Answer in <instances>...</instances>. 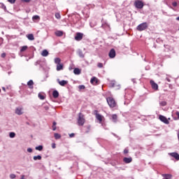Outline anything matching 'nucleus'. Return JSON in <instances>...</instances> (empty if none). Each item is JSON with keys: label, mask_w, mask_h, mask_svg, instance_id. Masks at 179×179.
<instances>
[{"label": "nucleus", "mask_w": 179, "mask_h": 179, "mask_svg": "<svg viewBox=\"0 0 179 179\" xmlns=\"http://www.w3.org/2000/svg\"><path fill=\"white\" fill-rule=\"evenodd\" d=\"M32 20L34 21V20H40V16L38 15H34L32 17Z\"/></svg>", "instance_id": "nucleus-31"}, {"label": "nucleus", "mask_w": 179, "mask_h": 179, "mask_svg": "<svg viewBox=\"0 0 179 179\" xmlns=\"http://www.w3.org/2000/svg\"><path fill=\"white\" fill-rule=\"evenodd\" d=\"M112 87H114V83H113V85H112Z\"/></svg>", "instance_id": "nucleus-57"}, {"label": "nucleus", "mask_w": 179, "mask_h": 179, "mask_svg": "<svg viewBox=\"0 0 179 179\" xmlns=\"http://www.w3.org/2000/svg\"><path fill=\"white\" fill-rule=\"evenodd\" d=\"M153 47H154V48H156V44H154V45H153Z\"/></svg>", "instance_id": "nucleus-55"}, {"label": "nucleus", "mask_w": 179, "mask_h": 179, "mask_svg": "<svg viewBox=\"0 0 179 179\" xmlns=\"http://www.w3.org/2000/svg\"><path fill=\"white\" fill-rule=\"evenodd\" d=\"M28 40H30V41H33L34 40V35L33 34H29L27 36Z\"/></svg>", "instance_id": "nucleus-23"}, {"label": "nucleus", "mask_w": 179, "mask_h": 179, "mask_svg": "<svg viewBox=\"0 0 179 179\" xmlns=\"http://www.w3.org/2000/svg\"><path fill=\"white\" fill-rule=\"evenodd\" d=\"M150 83L151 87H152V89H153V90H159V85H157V83H155V81L153 80H151L150 81Z\"/></svg>", "instance_id": "nucleus-7"}, {"label": "nucleus", "mask_w": 179, "mask_h": 179, "mask_svg": "<svg viewBox=\"0 0 179 179\" xmlns=\"http://www.w3.org/2000/svg\"><path fill=\"white\" fill-rule=\"evenodd\" d=\"M112 121L113 122H117V121H118V116L117 114L112 115Z\"/></svg>", "instance_id": "nucleus-21"}, {"label": "nucleus", "mask_w": 179, "mask_h": 179, "mask_svg": "<svg viewBox=\"0 0 179 179\" xmlns=\"http://www.w3.org/2000/svg\"><path fill=\"white\" fill-rule=\"evenodd\" d=\"M83 39V34L80 32H77L75 36V40L76 41H80Z\"/></svg>", "instance_id": "nucleus-6"}, {"label": "nucleus", "mask_w": 179, "mask_h": 179, "mask_svg": "<svg viewBox=\"0 0 179 179\" xmlns=\"http://www.w3.org/2000/svg\"><path fill=\"white\" fill-rule=\"evenodd\" d=\"M159 120H160L162 122H164V124H166V125H169V124H170V122L169 121V120H167V117L162 115H159Z\"/></svg>", "instance_id": "nucleus-5"}, {"label": "nucleus", "mask_w": 179, "mask_h": 179, "mask_svg": "<svg viewBox=\"0 0 179 179\" xmlns=\"http://www.w3.org/2000/svg\"><path fill=\"white\" fill-rule=\"evenodd\" d=\"M77 54L80 57V58H85V54H83V52L82 51V50L78 49L77 50Z\"/></svg>", "instance_id": "nucleus-13"}, {"label": "nucleus", "mask_w": 179, "mask_h": 179, "mask_svg": "<svg viewBox=\"0 0 179 179\" xmlns=\"http://www.w3.org/2000/svg\"><path fill=\"white\" fill-rule=\"evenodd\" d=\"M57 82L60 86H65L68 83V80H62L60 81L59 78L57 79Z\"/></svg>", "instance_id": "nucleus-9"}, {"label": "nucleus", "mask_w": 179, "mask_h": 179, "mask_svg": "<svg viewBox=\"0 0 179 179\" xmlns=\"http://www.w3.org/2000/svg\"><path fill=\"white\" fill-rule=\"evenodd\" d=\"M56 19H61V15L58 13L55 14Z\"/></svg>", "instance_id": "nucleus-38"}, {"label": "nucleus", "mask_w": 179, "mask_h": 179, "mask_svg": "<svg viewBox=\"0 0 179 179\" xmlns=\"http://www.w3.org/2000/svg\"><path fill=\"white\" fill-rule=\"evenodd\" d=\"M45 179H48V178H45Z\"/></svg>", "instance_id": "nucleus-61"}, {"label": "nucleus", "mask_w": 179, "mask_h": 179, "mask_svg": "<svg viewBox=\"0 0 179 179\" xmlns=\"http://www.w3.org/2000/svg\"><path fill=\"white\" fill-rule=\"evenodd\" d=\"M43 145H38L35 148L36 150H38L39 152H41L43 150Z\"/></svg>", "instance_id": "nucleus-29"}, {"label": "nucleus", "mask_w": 179, "mask_h": 179, "mask_svg": "<svg viewBox=\"0 0 179 179\" xmlns=\"http://www.w3.org/2000/svg\"><path fill=\"white\" fill-rule=\"evenodd\" d=\"M55 35L57 36V37H62L64 36V31H57L55 32Z\"/></svg>", "instance_id": "nucleus-19"}, {"label": "nucleus", "mask_w": 179, "mask_h": 179, "mask_svg": "<svg viewBox=\"0 0 179 179\" xmlns=\"http://www.w3.org/2000/svg\"><path fill=\"white\" fill-rule=\"evenodd\" d=\"M52 131H56L57 130V126L52 125Z\"/></svg>", "instance_id": "nucleus-48"}, {"label": "nucleus", "mask_w": 179, "mask_h": 179, "mask_svg": "<svg viewBox=\"0 0 179 179\" xmlns=\"http://www.w3.org/2000/svg\"><path fill=\"white\" fill-rule=\"evenodd\" d=\"M27 50V46H22V48L20 49L21 52H24Z\"/></svg>", "instance_id": "nucleus-33"}, {"label": "nucleus", "mask_w": 179, "mask_h": 179, "mask_svg": "<svg viewBox=\"0 0 179 179\" xmlns=\"http://www.w3.org/2000/svg\"><path fill=\"white\" fill-rule=\"evenodd\" d=\"M9 136L10 138H15L16 136V134L15 132H10Z\"/></svg>", "instance_id": "nucleus-32"}, {"label": "nucleus", "mask_w": 179, "mask_h": 179, "mask_svg": "<svg viewBox=\"0 0 179 179\" xmlns=\"http://www.w3.org/2000/svg\"><path fill=\"white\" fill-rule=\"evenodd\" d=\"M160 106H162V107H164L165 106H167V102L163 101L159 103Z\"/></svg>", "instance_id": "nucleus-35"}, {"label": "nucleus", "mask_w": 179, "mask_h": 179, "mask_svg": "<svg viewBox=\"0 0 179 179\" xmlns=\"http://www.w3.org/2000/svg\"><path fill=\"white\" fill-rule=\"evenodd\" d=\"M55 64H57V65L61 64V59H59V57H56L55 59Z\"/></svg>", "instance_id": "nucleus-26"}, {"label": "nucleus", "mask_w": 179, "mask_h": 179, "mask_svg": "<svg viewBox=\"0 0 179 179\" xmlns=\"http://www.w3.org/2000/svg\"><path fill=\"white\" fill-rule=\"evenodd\" d=\"M0 93H1V89H0Z\"/></svg>", "instance_id": "nucleus-60"}, {"label": "nucleus", "mask_w": 179, "mask_h": 179, "mask_svg": "<svg viewBox=\"0 0 179 179\" xmlns=\"http://www.w3.org/2000/svg\"><path fill=\"white\" fill-rule=\"evenodd\" d=\"M52 96L54 97V99H58V97H59V92H58L57 90H54L52 92Z\"/></svg>", "instance_id": "nucleus-14"}, {"label": "nucleus", "mask_w": 179, "mask_h": 179, "mask_svg": "<svg viewBox=\"0 0 179 179\" xmlns=\"http://www.w3.org/2000/svg\"><path fill=\"white\" fill-rule=\"evenodd\" d=\"M43 108H44V110H45L46 111H48V110H50V107H48V106H43Z\"/></svg>", "instance_id": "nucleus-41"}, {"label": "nucleus", "mask_w": 179, "mask_h": 179, "mask_svg": "<svg viewBox=\"0 0 179 179\" xmlns=\"http://www.w3.org/2000/svg\"><path fill=\"white\" fill-rule=\"evenodd\" d=\"M5 57H6V53H2L1 58H5Z\"/></svg>", "instance_id": "nucleus-49"}, {"label": "nucleus", "mask_w": 179, "mask_h": 179, "mask_svg": "<svg viewBox=\"0 0 179 179\" xmlns=\"http://www.w3.org/2000/svg\"><path fill=\"white\" fill-rule=\"evenodd\" d=\"M124 163H126V164H128L129 163L132 162V157H124L123 158Z\"/></svg>", "instance_id": "nucleus-11"}, {"label": "nucleus", "mask_w": 179, "mask_h": 179, "mask_svg": "<svg viewBox=\"0 0 179 179\" xmlns=\"http://www.w3.org/2000/svg\"><path fill=\"white\" fill-rule=\"evenodd\" d=\"M15 114H17V115H22V114H23V112L22 111V108H17L15 109Z\"/></svg>", "instance_id": "nucleus-17"}, {"label": "nucleus", "mask_w": 179, "mask_h": 179, "mask_svg": "<svg viewBox=\"0 0 179 179\" xmlns=\"http://www.w3.org/2000/svg\"><path fill=\"white\" fill-rule=\"evenodd\" d=\"M10 179H15V178H16V175H15V174H13V173L10 174Z\"/></svg>", "instance_id": "nucleus-37"}, {"label": "nucleus", "mask_w": 179, "mask_h": 179, "mask_svg": "<svg viewBox=\"0 0 179 179\" xmlns=\"http://www.w3.org/2000/svg\"><path fill=\"white\" fill-rule=\"evenodd\" d=\"M0 8L1 9H3V10L5 12H6V6H5V4H3V3H0Z\"/></svg>", "instance_id": "nucleus-25"}, {"label": "nucleus", "mask_w": 179, "mask_h": 179, "mask_svg": "<svg viewBox=\"0 0 179 179\" xmlns=\"http://www.w3.org/2000/svg\"><path fill=\"white\" fill-rule=\"evenodd\" d=\"M178 3H177V1H173L172 3V6H173V8H177Z\"/></svg>", "instance_id": "nucleus-36"}, {"label": "nucleus", "mask_w": 179, "mask_h": 179, "mask_svg": "<svg viewBox=\"0 0 179 179\" xmlns=\"http://www.w3.org/2000/svg\"><path fill=\"white\" fill-rule=\"evenodd\" d=\"M90 27H94L96 26V23L93 24V22L90 23Z\"/></svg>", "instance_id": "nucleus-45"}, {"label": "nucleus", "mask_w": 179, "mask_h": 179, "mask_svg": "<svg viewBox=\"0 0 179 179\" xmlns=\"http://www.w3.org/2000/svg\"><path fill=\"white\" fill-rule=\"evenodd\" d=\"M69 136L71 138H73L75 136V134L72 133V134H69Z\"/></svg>", "instance_id": "nucleus-50"}, {"label": "nucleus", "mask_w": 179, "mask_h": 179, "mask_svg": "<svg viewBox=\"0 0 179 179\" xmlns=\"http://www.w3.org/2000/svg\"><path fill=\"white\" fill-rule=\"evenodd\" d=\"M86 120H85V115L82 114V113H80L78 114V123L80 127H83L85 125V122Z\"/></svg>", "instance_id": "nucleus-1"}, {"label": "nucleus", "mask_w": 179, "mask_h": 179, "mask_svg": "<svg viewBox=\"0 0 179 179\" xmlns=\"http://www.w3.org/2000/svg\"><path fill=\"white\" fill-rule=\"evenodd\" d=\"M106 101H107L109 107H110V108H114V107H115V106H117V103L115 102V100L113 97H108L106 99Z\"/></svg>", "instance_id": "nucleus-2"}, {"label": "nucleus", "mask_w": 179, "mask_h": 179, "mask_svg": "<svg viewBox=\"0 0 179 179\" xmlns=\"http://www.w3.org/2000/svg\"><path fill=\"white\" fill-rule=\"evenodd\" d=\"M112 135H113V136H115V138H119L118 136L114 133H112Z\"/></svg>", "instance_id": "nucleus-51"}, {"label": "nucleus", "mask_w": 179, "mask_h": 179, "mask_svg": "<svg viewBox=\"0 0 179 179\" xmlns=\"http://www.w3.org/2000/svg\"><path fill=\"white\" fill-rule=\"evenodd\" d=\"M33 85H34V82H33L32 80H30L27 83V85L29 86V89H33L34 87H33Z\"/></svg>", "instance_id": "nucleus-20"}, {"label": "nucleus", "mask_w": 179, "mask_h": 179, "mask_svg": "<svg viewBox=\"0 0 179 179\" xmlns=\"http://www.w3.org/2000/svg\"><path fill=\"white\" fill-rule=\"evenodd\" d=\"M103 25L102 24V27H103Z\"/></svg>", "instance_id": "nucleus-62"}, {"label": "nucleus", "mask_w": 179, "mask_h": 179, "mask_svg": "<svg viewBox=\"0 0 179 179\" xmlns=\"http://www.w3.org/2000/svg\"><path fill=\"white\" fill-rule=\"evenodd\" d=\"M134 6L136 9H143L145 6V3L142 0H136L134 2Z\"/></svg>", "instance_id": "nucleus-4"}, {"label": "nucleus", "mask_w": 179, "mask_h": 179, "mask_svg": "<svg viewBox=\"0 0 179 179\" xmlns=\"http://www.w3.org/2000/svg\"><path fill=\"white\" fill-rule=\"evenodd\" d=\"M41 159H42V157H41V155H37V156H34V160H41Z\"/></svg>", "instance_id": "nucleus-30"}, {"label": "nucleus", "mask_w": 179, "mask_h": 179, "mask_svg": "<svg viewBox=\"0 0 179 179\" xmlns=\"http://www.w3.org/2000/svg\"><path fill=\"white\" fill-rule=\"evenodd\" d=\"M129 151L128 149H127V148L124 150V155H127V153H129Z\"/></svg>", "instance_id": "nucleus-47"}, {"label": "nucleus", "mask_w": 179, "mask_h": 179, "mask_svg": "<svg viewBox=\"0 0 179 179\" xmlns=\"http://www.w3.org/2000/svg\"><path fill=\"white\" fill-rule=\"evenodd\" d=\"M81 73L82 70H80L79 68H75L73 70L74 75H80Z\"/></svg>", "instance_id": "nucleus-15"}, {"label": "nucleus", "mask_w": 179, "mask_h": 179, "mask_svg": "<svg viewBox=\"0 0 179 179\" xmlns=\"http://www.w3.org/2000/svg\"><path fill=\"white\" fill-rule=\"evenodd\" d=\"M176 115H177V117H178V118L179 120V112L178 111L176 112Z\"/></svg>", "instance_id": "nucleus-52"}, {"label": "nucleus", "mask_w": 179, "mask_h": 179, "mask_svg": "<svg viewBox=\"0 0 179 179\" xmlns=\"http://www.w3.org/2000/svg\"><path fill=\"white\" fill-rule=\"evenodd\" d=\"M78 89H79V90H85V89H86V87H85V85H79Z\"/></svg>", "instance_id": "nucleus-34"}, {"label": "nucleus", "mask_w": 179, "mask_h": 179, "mask_svg": "<svg viewBox=\"0 0 179 179\" xmlns=\"http://www.w3.org/2000/svg\"><path fill=\"white\" fill-rule=\"evenodd\" d=\"M3 90H5V87H3Z\"/></svg>", "instance_id": "nucleus-58"}, {"label": "nucleus", "mask_w": 179, "mask_h": 179, "mask_svg": "<svg viewBox=\"0 0 179 179\" xmlns=\"http://www.w3.org/2000/svg\"><path fill=\"white\" fill-rule=\"evenodd\" d=\"M52 125H54V127L57 126V122H53Z\"/></svg>", "instance_id": "nucleus-54"}, {"label": "nucleus", "mask_w": 179, "mask_h": 179, "mask_svg": "<svg viewBox=\"0 0 179 179\" xmlns=\"http://www.w3.org/2000/svg\"><path fill=\"white\" fill-rule=\"evenodd\" d=\"M90 83H92V85H99V79L96 77H92L90 80Z\"/></svg>", "instance_id": "nucleus-10"}, {"label": "nucleus", "mask_w": 179, "mask_h": 179, "mask_svg": "<svg viewBox=\"0 0 179 179\" xmlns=\"http://www.w3.org/2000/svg\"><path fill=\"white\" fill-rule=\"evenodd\" d=\"M166 80H167V82H171V80L169 78H166Z\"/></svg>", "instance_id": "nucleus-53"}, {"label": "nucleus", "mask_w": 179, "mask_h": 179, "mask_svg": "<svg viewBox=\"0 0 179 179\" xmlns=\"http://www.w3.org/2000/svg\"><path fill=\"white\" fill-rule=\"evenodd\" d=\"M97 66L98 68H103V63H98Z\"/></svg>", "instance_id": "nucleus-42"}, {"label": "nucleus", "mask_w": 179, "mask_h": 179, "mask_svg": "<svg viewBox=\"0 0 179 179\" xmlns=\"http://www.w3.org/2000/svg\"><path fill=\"white\" fill-rule=\"evenodd\" d=\"M22 2H26L27 3H29L31 0H21Z\"/></svg>", "instance_id": "nucleus-46"}, {"label": "nucleus", "mask_w": 179, "mask_h": 179, "mask_svg": "<svg viewBox=\"0 0 179 179\" xmlns=\"http://www.w3.org/2000/svg\"><path fill=\"white\" fill-rule=\"evenodd\" d=\"M38 96L39 97V99L41 100H44L45 99V96H44L43 94H42L41 93H39Z\"/></svg>", "instance_id": "nucleus-28"}, {"label": "nucleus", "mask_w": 179, "mask_h": 179, "mask_svg": "<svg viewBox=\"0 0 179 179\" xmlns=\"http://www.w3.org/2000/svg\"><path fill=\"white\" fill-rule=\"evenodd\" d=\"M54 136H55V139H61V134L58 133H55Z\"/></svg>", "instance_id": "nucleus-27"}, {"label": "nucleus", "mask_w": 179, "mask_h": 179, "mask_svg": "<svg viewBox=\"0 0 179 179\" xmlns=\"http://www.w3.org/2000/svg\"><path fill=\"white\" fill-rule=\"evenodd\" d=\"M48 54H50V53L48 52V50H43L41 52L42 57H48Z\"/></svg>", "instance_id": "nucleus-22"}, {"label": "nucleus", "mask_w": 179, "mask_h": 179, "mask_svg": "<svg viewBox=\"0 0 179 179\" xmlns=\"http://www.w3.org/2000/svg\"><path fill=\"white\" fill-rule=\"evenodd\" d=\"M52 149H55V148H57V144H55V143H52Z\"/></svg>", "instance_id": "nucleus-43"}, {"label": "nucleus", "mask_w": 179, "mask_h": 179, "mask_svg": "<svg viewBox=\"0 0 179 179\" xmlns=\"http://www.w3.org/2000/svg\"><path fill=\"white\" fill-rule=\"evenodd\" d=\"M41 64V60H38L35 62L34 65L37 66V65H40Z\"/></svg>", "instance_id": "nucleus-39"}, {"label": "nucleus", "mask_w": 179, "mask_h": 179, "mask_svg": "<svg viewBox=\"0 0 179 179\" xmlns=\"http://www.w3.org/2000/svg\"><path fill=\"white\" fill-rule=\"evenodd\" d=\"M169 155L172 157H174V159H176V160H179V154L178 153H177V152H171Z\"/></svg>", "instance_id": "nucleus-12"}, {"label": "nucleus", "mask_w": 179, "mask_h": 179, "mask_svg": "<svg viewBox=\"0 0 179 179\" xmlns=\"http://www.w3.org/2000/svg\"><path fill=\"white\" fill-rule=\"evenodd\" d=\"M27 150L28 153H32L33 152V149H31V148H27Z\"/></svg>", "instance_id": "nucleus-40"}, {"label": "nucleus", "mask_w": 179, "mask_h": 179, "mask_svg": "<svg viewBox=\"0 0 179 179\" xmlns=\"http://www.w3.org/2000/svg\"><path fill=\"white\" fill-rule=\"evenodd\" d=\"M176 20H178V21H179V17H178L176 18Z\"/></svg>", "instance_id": "nucleus-56"}, {"label": "nucleus", "mask_w": 179, "mask_h": 179, "mask_svg": "<svg viewBox=\"0 0 179 179\" xmlns=\"http://www.w3.org/2000/svg\"><path fill=\"white\" fill-rule=\"evenodd\" d=\"M96 118L99 121V122H102L103 121V116L99 113H96Z\"/></svg>", "instance_id": "nucleus-18"}, {"label": "nucleus", "mask_w": 179, "mask_h": 179, "mask_svg": "<svg viewBox=\"0 0 179 179\" xmlns=\"http://www.w3.org/2000/svg\"><path fill=\"white\" fill-rule=\"evenodd\" d=\"M162 176L165 179H171L172 177H173V176L171 174H169V173H164Z\"/></svg>", "instance_id": "nucleus-16"}, {"label": "nucleus", "mask_w": 179, "mask_h": 179, "mask_svg": "<svg viewBox=\"0 0 179 179\" xmlns=\"http://www.w3.org/2000/svg\"><path fill=\"white\" fill-rule=\"evenodd\" d=\"M148 27H149L148 22H143L138 25L136 30H138V31H143V30H146Z\"/></svg>", "instance_id": "nucleus-3"}, {"label": "nucleus", "mask_w": 179, "mask_h": 179, "mask_svg": "<svg viewBox=\"0 0 179 179\" xmlns=\"http://www.w3.org/2000/svg\"><path fill=\"white\" fill-rule=\"evenodd\" d=\"M116 52L115 49H111L109 51L108 56L110 58H115Z\"/></svg>", "instance_id": "nucleus-8"}, {"label": "nucleus", "mask_w": 179, "mask_h": 179, "mask_svg": "<svg viewBox=\"0 0 179 179\" xmlns=\"http://www.w3.org/2000/svg\"><path fill=\"white\" fill-rule=\"evenodd\" d=\"M27 125H29V122H27Z\"/></svg>", "instance_id": "nucleus-59"}, {"label": "nucleus", "mask_w": 179, "mask_h": 179, "mask_svg": "<svg viewBox=\"0 0 179 179\" xmlns=\"http://www.w3.org/2000/svg\"><path fill=\"white\" fill-rule=\"evenodd\" d=\"M64 69V64H59L57 65V71H62Z\"/></svg>", "instance_id": "nucleus-24"}, {"label": "nucleus", "mask_w": 179, "mask_h": 179, "mask_svg": "<svg viewBox=\"0 0 179 179\" xmlns=\"http://www.w3.org/2000/svg\"><path fill=\"white\" fill-rule=\"evenodd\" d=\"M8 2H10V3H15V2H16V0H8Z\"/></svg>", "instance_id": "nucleus-44"}]
</instances>
